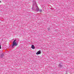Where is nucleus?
<instances>
[{"instance_id": "8", "label": "nucleus", "mask_w": 74, "mask_h": 74, "mask_svg": "<svg viewBox=\"0 0 74 74\" xmlns=\"http://www.w3.org/2000/svg\"><path fill=\"white\" fill-rule=\"evenodd\" d=\"M32 47H34V45H32Z\"/></svg>"}, {"instance_id": "4", "label": "nucleus", "mask_w": 74, "mask_h": 74, "mask_svg": "<svg viewBox=\"0 0 74 74\" xmlns=\"http://www.w3.org/2000/svg\"><path fill=\"white\" fill-rule=\"evenodd\" d=\"M31 48L34 49H35V47H31Z\"/></svg>"}, {"instance_id": "9", "label": "nucleus", "mask_w": 74, "mask_h": 74, "mask_svg": "<svg viewBox=\"0 0 74 74\" xmlns=\"http://www.w3.org/2000/svg\"><path fill=\"white\" fill-rule=\"evenodd\" d=\"M1 47H0V49H1Z\"/></svg>"}, {"instance_id": "5", "label": "nucleus", "mask_w": 74, "mask_h": 74, "mask_svg": "<svg viewBox=\"0 0 74 74\" xmlns=\"http://www.w3.org/2000/svg\"><path fill=\"white\" fill-rule=\"evenodd\" d=\"M59 66H60V67H62V65H61V64H60Z\"/></svg>"}, {"instance_id": "1", "label": "nucleus", "mask_w": 74, "mask_h": 74, "mask_svg": "<svg viewBox=\"0 0 74 74\" xmlns=\"http://www.w3.org/2000/svg\"><path fill=\"white\" fill-rule=\"evenodd\" d=\"M15 41H16V39L13 42V45H12V46L13 47L17 46V45H18V42H16Z\"/></svg>"}, {"instance_id": "3", "label": "nucleus", "mask_w": 74, "mask_h": 74, "mask_svg": "<svg viewBox=\"0 0 74 74\" xmlns=\"http://www.w3.org/2000/svg\"><path fill=\"white\" fill-rule=\"evenodd\" d=\"M4 53H2L0 55V58H3V56H4Z\"/></svg>"}, {"instance_id": "6", "label": "nucleus", "mask_w": 74, "mask_h": 74, "mask_svg": "<svg viewBox=\"0 0 74 74\" xmlns=\"http://www.w3.org/2000/svg\"><path fill=\"white\" fill-rule=\"evenodd\" d=\"M14 47H10V48H13Z\"/></svg>"}, {"instance_id": "2", "label": "nucleus", "mask_w": 74, "mask_h": 74, "mask_svg": "<svg viewBox=\"0 0 74 74\" xmlns=\"http://www.w3.org/2000/svg\"><path fill=\"white\" fill-rule=\"evenodd\" d=\"M36 53V54H37V55H39V54H41V51L40 50L39 51Z\"/></svg>"}, {"instance_id": "10", "label": "nucleus", "mask_w": 74, "mask_h": 74, "mask_svg": "<svg viewBox=\"0 0 74 74\" xmlns=\"http://www.w3.org/2000/svg\"><path fill=\"white\" fill-rule=\"evenodd\" d=\"M0 47H1V45H0Z\"/></svg>"}, {"instance_id": "7", "label": "nucleus", "mask_w": 74, "mask_h": 74, "mask_svg": "<svg viewBox=\"0 0 74 74\" xmlns=\"http://www.w3.org/2000/svg\"><path fill=\"white\" fill-rule=\"evenodd\" d=\"M40 12H42V10H40Z\"/></svg>"}, {"instance_id": "11", "label": "nucleus", "mask_w": 74, "mask_h": 74, "mask_svg": "<svg viewBox=\"0 0 74 74\" xmlns=\"http://www.w3.org/2000/svg\"><path fill=\"white\" fill-rule=\"evenodd\" d=\"M1 1H0V3H1Z\"/></svg>"}]
</instances>
